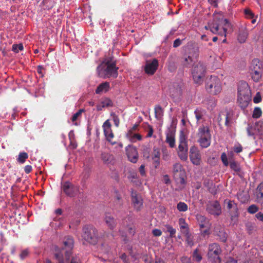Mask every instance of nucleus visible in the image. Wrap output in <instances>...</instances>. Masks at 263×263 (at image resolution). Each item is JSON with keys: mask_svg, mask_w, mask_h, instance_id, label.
Instances as JSON below:
<instances>
[{"mask_svg": "<svg viewBox=\"0 0 263 263\" xmlns=\"http://www.w3.org/2000/svg\"><path fill=\"white\" fill-rule=\"evenodd\" d=\"M164 110L159 105L155 107V116L158 120H162L163 116Z\"/></svg>", "mask_w": 263, "mask_h": 263, "instance_id": "31", "label": "nucleus"}, {"mask_svg": "<svg viewBox=\"0 0 263 263\" xmlns=\"http://www.w3.org/2000/svg\"><path fill=\"white\" fill-rule=\"evenodd\" d=\"M179 159L183 161H186L188 157V145L187 137L184 132H180L179 137V145L176 149Z\"/></svg>", "mask_w": 263, "mask_h": 263, "instance_id": "4", "label": "nucleus"}, {"mask_svg": "<svg viewBox=\"0 0 263 263\" xmlns=\"http://www.w3.org/2000/svg\"><path fill=\"white\" fill-rule=\"evenodd\" d=\"M230 166L231 168L235 172H239L240 171V167L238 163L234 160H231L230 162Z\"/></svg>", "mask_w": 263, "mask_h": 263, "instance_id": "33", "label": "nucleus"}, {"mask_svg": "<svg viewBox=\"0 0 263 263\" xmlns=\"http://www.w3.org/2000/svg\"><path fill=\"white\" fill-rule=\"evenodd\" d=\"M126 136L127 138L133 143L136 142L137 141H141L142 140L141 135L137 133V132L127 130Z\"/></svg>", "mask_w": 263, "mask_h": 263, "instance_id": "22", "label": "nucleus"}, {"mask_svg": "<svg viewBox=\"0 0 263 263\" xmlns=\"http://www.w3.org/2000/svg\"><path fill=\"white\" fill-rule=\"evenodd\" d=\"M257 197L258 199H263V182L260 183L258 187Z\"/></svg>", "mask_w": 263, "mask_h": 263, "instance_id": "40", "label": "nucleus"}, {"mask_svg": "<svg viewBox=\"0 0 263 263\" xmlns=\"http://www.w3.org/2000/svg\"><path fill=\"white\" fill-rule=\"evenodd\" d=\"M186 237V241L187 245L190 246H192L194 245V242L192 239V235L190 233V231L188 232V234H183Z\"/></svg>", "mask_w": 263, "mask_h": 263, "instance_id": "43", "label": "nucleus"}, {"mask_svg": "<svg viewBox=\"0 0 263 263\" xmlns=\"http://www.w3.org/2000/svg\"><path fill=\"white\" fill-rule=\"evenodd\" d=\"M177 209L179 212H186L188 209V206L185 203L180 201L177 204Z\"/></svg>", "mask_w": 263, "mask_h": 263, "instance_id": "34", "label": "nucleus"}, {"mask_svg": "<svg viewBox=\"0 0 263 263\" xmlns=\"http://www.w3.org/2000/svg\"><path fill=\"white\" fill-rule=\"evenodd\" d=\"M101 104L105 107H111L113 106V103L112 101L109 98H104L101 100Z\"/></svg>", "mask_w": 263, "mask_h": 263, "instance_id": "37", "label": "nucleus"}, {"mask_svg": "<svg viewBox=\"0 0 263 263\" xmlns=\"http://www.w3.org/2000/svg\"><path fill=\"white\" fill-rule=\"evenodd\" d=\"M126 152L129 160L133 163H136L138 158V154L136 147L128 145L126 148Z\"/></svg>", "mask_w": 263, "mask_h": 263, "instance_id": "19", "label": "nucleus"}, {"mask_svg": "<svg viewBox=\"0 0 263 263\" xmlns=\"http://www.w3.org/2000/svg\"><path fill=\"white\" fill-rule=\"evenodd\" d=\"M28 154L25 152H22L20 153L17 159V161L21 163H24L26 160L28 158Z\"/></svg>", "mask_w": 263, "mask_h": 263, "instance_id": "36", "label": "nucleus"}, {"mask_svg": "<svg viewBox=\"0 0 263 263\" xmlns=\"http://www.w3.org/2000/svg\"><path fill=\"white\" fill-rule=\"evenodd\" d=\"M63 192L67 196L73 197L79 192V186L69 182H64L62 186Z\"/></svg>", "mask_w": 263, "mask_h": 263, "instance_id": "13", "label": "nucleus"}, {"mask_svg": "<svg viewBox=\"0 0 263 263\" xmlns=\"http://www.w3.org/2000/svg\"><path fill=\"white\" fill-rule=\"evenodd\" d=\"M64 249L66 251L65 252V257L67 259H69L71 254V251L74 246V240L72 237L70 236H66L63 240Z\"/></svg>", "mask_w": 263, "mask_h": 263, "instance_id": "16", "label": "nucleus"}, {"mask_svg": "<svg viewBox=\"0 0 263 263\" xmlns=\"http://www.w3.org/2000/svg\"><path fill=\"white\" fill-rule=\"evenodd\" d=\"M221 159L223 165L226 166H228L229 165V162L228 160V157L225 153L221 154Z\"/></svg>", "mask_w": 263, "mask_h": 263, "instance_id": "48", "label": "nucleus"}, {"mask_svg": "<svg viewBox=\"0 0 263 263\" xmlns=\"http://www.w3.org/2000/svg\"><path fill=\"white\" fill-rule=\"evenodd\" d=\"M101 159L104 164L107 165L112 164L114 162V157L113 155L106 152H103L101 153Z\"/></svg>", "mask_w": 263, "mask_h": 263, "instance_id": "23", "label": "nucleus"}, {"mask_svg": "<svg viewBox=\"0 0 263 263\" xmlns=\"http://www.w3.org/2000/svg\"><path fill=\"white\" fill-rule=\"evenodd\" d=\"M118 68L116 66L115 63L107 62L102 63L97 67L98 76L104 79L110 77L117 78L118 76Z\"/></svg>", "mask_w": 263, "mask_h": 263, "instance_id": "3", "label": "nucleus"}, {"mask_svg": "<svg viewBox=\"0 0 263 263\" xmlns=\"http://www.w3.org/2000/svg\"><path fill=\"white\" fill-rule=\"evenodd\" d=\"M194 114L197 120V123H199L201 120H204V117L206 114V111L205 109L201 107L197 108L194 111Z\"/></svg>", "mask_w": 263, "mask_h": 263, "instance_id": "26", "label": "nucleus"}, {"mask_svg": "<svg viewBox=\"0 0 263 263\" xmlns=\"http://www.w3.org/2000/svg\"><path fill=\"white\" fill-rule=\"evenodd\" d=\"M111 126V124L108 120L105 121L102 126L104 134L106 140L112 145H114L116 143V142L112 141L114 137V134L112 131Z\"/></svg>", "mask_w": 263, "mask_h": 263, "instance_id": "15", "label": "nucleus"}, {"mask_svg": "<svg viewBox=\"0 0 263 263\" xmlns=\"http://www.w3.org/2000/svg\"><path fill=\"white\" fill-rule=\"evenodd\" d=\"M193 260L196 261H200L202 258L201 255L199 253L198 249H196L193 254Z\"/></svg>", "mask_w": 263, "mask_h": 263, "instance_id": "38", "label": "nucleus"}, {"mask_svg": "<svg viewBox=\"0 0 263 263\" xmlns=\"http://www.w3.org/2000/svg\"><path fill=\"white\" fill-rule=\"evenodd\" d=\"M198 142L203 148H206L210 145L211 136L209 128L204 125L201 126L198 131Z\"/></svg>", "mask_w": 263, "mask_h": 263, "instance_id": "7", "label": "nucleus"}, {"mask_svg": "<svg viewBox=\"0 0 263 263\" xmlns=\"http://www.w3.org/2000/svg\"><path fill=\"white\" fill-rule=\"evenodd\" d=\"M238 102L242 108H246L251 101V90L248 84L241 82L238 87Z\"/></svg>", "mask_w": 263, "mask_h": 263, "instance_id": "2", "label": "nucleus"}, {"mask_svg": "<svg viewBox=\"0 0 263 263\" xmlns=\"http://www.w3.org/2000/svg\"><path fill=\"white\" fill-rule=\"evenodd\" d=\"M227 263H237V260L235 259L232 257H229L227 261Z\"/></svg>", "mask_w": 263, "mask_h": 263, "instance_id": "64", "label": "nucleus"}, {"mask_svg": "<svg viewBox=\"0 0 263 263\" xmlns=\"http://www.w3.org/2000/svg\"><path fill=\"white\" fill-rule=\"evenodd\" d=\"M23 49V46L22 44H14L12 46V50L17 53L19 52V51H21Z\"/></svg>", "mask_w": 263, "mask_h": 263, "instance_id": "45", "label": "nucleus"}, {"mask_svg": "<svg viewBox=\"0 0 263 263\" xmlns=\"http://www.w3.org/2000/svg\"><path fill=\"white\" fill-rule=\"evenodd\" d=\"M258 210V207L255 205L252 204L249 206L248 208V212L250 214H254L256 213Z\"/></svg>", "mask_w": 263, "mask_h": 263, "instance_id": "47", "label": "nucleus"}, {"mask_svg": "<svg viewBox=\"0 0 263 263\" xmlns=\"http://www.w3.org/2000/svg\"><path fill=\"white\" fill-rule=\"evenodd\" d=\"M214 233L217 235L219 239L222 242H226L227 238V234L224 231L223 228L218 227L214 229Z\"/></svg>", "mask_w": 263, "mask_h": 263, "instance_id": "27", "label": "nucleus"}, {"mask_svg": "<svg viewBox=\"0 0 263 263\" xmlns=\"http://www.w3.org/2000/svg\"><path fill=\"white\" fill-rule=\"evenodd\" d=\"M206 211L209 213L218 216L221 214V206L217 201L209 202L206 205Z\"/></svg>", "mask_w": 263, "mask_h": 263, "instance_id": "18", "label": "nucleus"}, {"mask_svg": "<svg viewBox=\"0 0 263 263\" xmlns=\"http://www.w3.org/2000/svg\"><path fill=\"white\" fill-rule=\"evenodd\" d=\"M181 44V41L179 39H177L174 41L173 46L174 47H177L180 46Z\"/></svg>", "mask_w": 263, "mask_h": 263, "instance_id": "59", "label": "nucleus"}, {"mask_svg": "<svg viewBox=\"0 0 263 263\" xmlns=\"http://www.w3.org/2000/svg\"><path fill=\"white\" fill-rule=\"evenodd\" d=\"M24 171L26 173L29 174L32 171V166L29 165H27L25 166L24 167Z\"/></svg>", "mask_w": 263, "mask_h": 263, "instance_id": "62", "label": "nucleus"}, {"mask_svg": "<svg viewBox=\"0 0 263 263\" xmlns=\"http://www.w3.org/2000/svg\"><path fill=\"white\" fill-rule=\"evenodd\" d=\"M173 173L174 178L177 183L185 184V171L180 163H176L173 165Z\"/></svg>", "mask_w": 263, "mask_h": 263, "instance_id": "11", "label": "nucleus"}, {"mask_svg": "<svg viewBox=\"0 0 263 263\" xmlns=\"http://www.w3.org/2000/svg\"><path fill=\"white\" fill-rule=\"evenodd\" d=\"M220 0H208V2L213 6L217 7L218 3Z\"/></svg>", "mask_w": 263, "mask_h": 263, "instance_id": "63", "label": "nucleus"}, {"mask_svg": "<svg viewBox=\"0 0 263 263\" xmlns=\"http://www.w3.org/2000/svg\"><path fill=\"white\" fill-rule=\"evenodd\" d=\"M249 73L254 82H258L263 73L262 62L257 59H253L249 66Z\"/></svg>", "mask_w": 263, "mask_h": 263, "instance_id": "5", "label": "nucleus"}, {"mask_svg": "<svg viewBox=\"0 0 263 263\" xmlns=\"http://www.w3.org/2000/svg\"><path fill=\"white\" fill-rule=\"evenodd\" d=\"M110 86L109 83L107 82L100 84L96 89L95 92L97 94H101L106 92L109 90Z\"/></svg>", "mask_w": 263, "mask_h": 263, "instance_id": "28", "label": "nucleus"}, {"mask_svg": "<svg viewBox=\"0 0 263 263\" xmlns=\"http://www.w3.org/2000/svg\"><path fill=\"white\" fill-rule=\"evenodd\" d=\"M193 58L190 55H184L181 59V64L184 67H189L192 65Z\"/></svg>", "mask_w": 263, "mask_h": 263, "instance_id": "30", "label": "nucleus"}, {"mask_svg": "<svg viewBox=\"0 0 263 263\" xmlns=\"http://www.w3.org/2000/svg\"><path fill=\"white\" fill-rule=\"evenodd\" d=\"M248 36V32L246 27H241L239 29L237 36V40L240 43H243L246 42Z\"/></svg>", "mask_w": 263, "mask_h": 263, "instance_id": "25", "label": "nucleus"}, {"mask_svg": "<svg viewBox=\"0 0 263 263\" xmlns=\"http://www.w3.org/2000/svg\"><path fill=\"white\" fill-rule=\"evenodd\" d=\"M166 142L170 147L174 148L175 146V133L173 130H170L166 136Z\"/></svg>", "mask_w": 263, "mask_h": 263, "instance_id": "24", "label": "nucleus"}, {"mask_svg": "<svg viewBox=\"0 0 263 263\" xmlns=\"http://www.w3.org/2000/svg\"><path fill=\"white\" fill-rule=\"evenodd\" d=\"M245 14L246 15V17H247L248 18H253L254 17V14L249 9H246L245 10Z\"/></svg>", "mask_w": 263, "mask_h": 263, "instance_id": "50", "label": "nucleus"}, {"mask_svg": "<svg viewBox=\"0 0 263 263\" xmlns=\"http://www.w3.org/2000/svg\"><path fill=\"white\" fill-rule=\"evenodd\" d=\"M165 227L166 229L167 232L170 233V237L172 238L174 237L176 232V230L174 229L171 226L168 224L165 225Z\"/></svg>", "mask_w": 263, "mask_h": 263, "instance_id": "41", "label": "nucleus"}, {"mask_svg": "<svg viewBox=\"0 0 263 263\" xmlns=\"http://www.w3.org/2000/svg\"><path fill=\"white\" fill-rule=\"evenodd\" d=\"M152 160H153V165L156 168H157L160 164V158H153Z\"/></svg>", "mask_w": 263, "mask_h": 263, "instance_id": "58", "label": "nucleus"}, {"mask_svg": "<svg viewBox=\"0 0 263 263\" xmlns=\"http://www.w3.org/2000/svg\"><path fill=\"white\" fill-rule=\"evenodd\" d=\"M225 125L227 126H230L231 125V121L229 119V114H227V116H226V117Z\"/></svg>", "mask_w": 263, "mask_h": 263, "instance_id": "60", "label": "nucleus"}, {"mask_svg": "<svg viewBox=\"0 0 263 263\" xmlns=\"http://www.w3.org/2000/svg\"><path fill=\"white\" fill-rule=\"evenodd\" d=\"M83 238L89 243L95 245L99 239L97 230L91 226H85L83 229Z\"/></svg>", "mask_w": 263, "mask_h": 263, "instance_id": "8", "label": "nucleus"}, {"mask_svg": "<svg viewBox=\"0 0 263 263\" xmlns=\"http://www.w3.org/2000/svg\"><path fill=\"white\" fill-rule=\"evenodd\" d=\"M85 111V110L84 109H80L77 111L76 114H74L72 118H71V121L73 123L76 122L77 120H78L79 118L81 117L82 114L83 112Z\"/></svg>", "mask_w": 263, "mask_h": 263, "instance_id": "35", "label": "nucleus"}, {"mask_svg": "<svg viewBox=\"0 0 263 263\" xmlns=\"http://www.w3.org/2000/svg\"><path fill=\"white\" fill-rule=\"evenodd\" d=\"M230 26L228 20L224 18L222 13H218L214 15L213 21L209 22L204 28L206 30H210L213 34L226 37L228 28Z\"/></svg>", "mask_w": 263, "mask_h": 263, "instance_id": "1", "label": "nucleus"}, {"mask_svg": "<svg viewBox=\"0 0 263 263\" xmlns=\"http://www.w3.org/2000/svg\"><path fill=\"white\" fill-rule=\"evenodd\" d=\"M262 114V111L259 107H255L253 110L252 117L253 118H259Z\"/></svg>", "mask_w": 263, "mask_h": 263, "instance_id": "39", "label": "nucleus"}, {"mask_svg": "<svg viewBox=\"0 0 263 263\" xmlns=\"http://www.w3.org/2000/svg\"><path fill=\"white\" fill-rule=\"evenodd\" d=\"M221 252V248L217 243L210 244L208 252L209 259L213 263H221V259L219 256Z\"/></svg>", "mask_w": 263, "mask_h": 263, "instance_id": "10", "label": "nucleus"}, {"mask_svg": "<svg viewBox=\"0 0 263 263\" xmlns=\"http://www.w3.org/2000/svg\"><path fill=\"white\" fill-rule=\"evenodd\" d=\"M246 227L249 233H252L255 230V224L251 222H248L246 224Z\"/></svg>", "mask_w": 263, "mask_h": 263, "instance_id": "49", "label": "nucleus"}, {"mask_svg": "<svg viewBox=\"0 0 263 263\" xmlns=\"http://www.w3.org/2000/svg\"><path fill=\"white\" fill-rule=\"evenodd\" d=\"M111 115L112 116V119H113V121L114 122L115 125L117 127H118L119 126V123H120V120H119L118 117L117 115H116L115 114H111Z\"/></svg>", "mask_w": 263, "mask_h": 263, "instance_id": "55", "label": "nucleus"}, {"mask_svg": "<svg viewBox=\"0 0 263 263\" xmlns=\"http://www.w3.org/2000/svg\"><path fill=\"white\" fill-rule=\"evenodd\" d=\"M132 201L135 208L139 211L142 205V200L140 196H139L136 192H132Z\"/></svg>", "mask_w": 263, "mask_h": 263, "instance_id": "20", "label": "nucleus"}, {"mask_svg": "<svg viewBox=\"0 0 263 263\" xmlns=\"http://www.w3.org/2000/svg\"><path fill=\"white\" fill-rule=\"evenodd\" d=\"M261 101V97L259 92H257L253 98V102L255 103H258Z\"/></svg>", "mask_w": 263, "mask_h": 263, "instance_id": "52", "label": "nucleus"}, {"mask_svg": "<svg viewBox=\"0 0 263 263\" xmlns=\"http://www.w3.org/2000/svg\"><path fill=\"white\" fill-rule=\"evenodd\" d=\"M189 157L191 162L195 165H199L201 163V155L197 147L192 146L189 151Z\"/></svg>", "mask_w": 263, "mask_h": 263, "instance_id": "12", "label": "nucleus"}, {"mask_svg": "<svg viewBox=\"0 0 263 263\" xmlns=\"http://www.w3.org/2000/svg\"><path fill=\"white\" fill-rule=\"evenodd\" d=\"M256 218L259 221H263V214L261 212H258L255 215Z\"/></svg>", "mask_w": 263, "mask_h": 263, "instance_id": "61", "label": "nucleus"}, {"mask_svg": "<svg viewBox=\"0 0 263 263\" xmlns=\"http://www.w3.org/2000/svg\"><path fill=\"white\" fill-rule=\"evenodd\" d=\"M104 220L106 226L110 230H113L116 227V220L110 215L108 214H105Z\"/></svg>", "mask_w": 263, "mask_h": 263, "instance_id": "21", "label": "nucleus"}, {"mask_svg": "<svg viewBox=\"0 0 263 263\" xmlns=\"http://www.w3.org/2000/svg\"><path fill=\"white\" fill-rule=\"evenodd\" d=\"M70 263H81L80 257L77 255L73 256L71 258Z\"/></svg>", "mask_w": 263, "mask_h": 263, "instance_id": "54", "label": "nucleus"}, {"mask_svg": "<svg viewBox=\"0 0 263 263\" xmlns=\"http://www.w3.org/2000/svg\"><path fill=\"white\" fill-rule=\"evenodd\" d=\"M223 203L224 205L226 206L227 210L229 211L232 219L235 217H238V209L237 204L235 203L234 201L226 199L224 200Z\"/></svg>", "mask_w": 263, "mask_h": 263, "instance_id": "14", "label": "nucleus"}, {"mask_svg": "<svg viewBox=\"0 0 263 263\" xmlns=\"http://www.w3.org/2000/svg\"><path fill=\"white\" fill-rule=\"evenodd\" d=\"M247 131L249 136H252L256 134V128L250 125H248Z\"/></svg>", "mask_w": 263, "mask_h": 263, "instance_id": "42", "label": "nucleus"}, {"mask_svg": "<svg viewBox=\"0 0 263 263\" xmlns=\"http://www.w3.org/2000/svg\"><path fill=\"white\" fill-rule=\"evenodd\" d=\"M159 66L158 61L156 59L147 60L144 66L145 72L148 75H153L156 71Z\"/></svg>", "mask_w": 263, "mask_h": 263, "instance_id": "17", "label": "nucleus"}, {"mask_svg": "<svg viewBox=\"0 0 263 263\" xmlns=\"http://www.w3.org/2000/svg\"><path fill=\"white\" fill-rule=\"evenodd\" d=\"M29 254V251L28 249H25L21 251V253L20 254V258L22 259H24Z\"/></svg>", "mask_w": 263, "mask_h": 263, "instance_id": "51", "label": "nucleus"}, {"mask_svg": "<svg viewBox=\"0 0 263 263\" xmlns=\"http://www.w3.org/2000/svg\"><path fill=\"white\" fill-rule=\"evenodd\" d=\"M206 68L201 63L198 62L193 66L192 70V74L194 82L197 84H201L205 77Z\"/></svg>", "mask_w": 263, "mask_h": 263, "instance_id": "9", "label": "nucleus"}, {"mask_svg": "<svg viewBox=\"0 0 263 263\" xmlns=\"http://www.w3.org/2000/svg\"><path fill=\"white\" fill-rule=\"evenodd\" d=\"M54 256L55 259L58 261L57 263H64L63 253L61 250H56Z\"/></svg>", "mask_w": 263, "mask_h": 263, "instance_id": "32", "label": "nucleus"}, {"mask_svg": "<svg viewBox=\"0 0 263 263\" xmlns=\"http://www.w3.org/2000/svg\"><path fill=\"white\" fill-rule=\"evenodd\" d=\"M178 223L181 232L183 234H187L188 232H189V227L188 224L185 222V219L183 218H179Z\"/></svg>", "mask_w": 263, "mask_h": 263, "instance_id": "29", "label": "nucleus"}, {"mask_svg": "<svg viewBox=\"0 0 263 263\" xmlns=\"http://www.w3.org/2000/svg\"><path fill=\"white\" fill-rule=\"evenodd\" d=\"M197 219L198 221H200V222L199 223V226L201 229L205 228V222H206V219L205 218L204 216H198L197 217Z\"/></svg>", "mask_w": 263, "mask_h": 263, "instance_id": "44", "label": "nucleus"}, {"mask_svg": "<svg viewBox=\"0 0 263 263\" xmlns=\"http://www.w3.org/2000/svg\"><path fill=\"white\" fill-rule=\"evenodd\" d=\"M160 152L158 148L154 147L153 151L152 154V158H160Z\"/></svg>", "mask_w": 263, "mask_h": 263, "instance_id": "46", "label": "nucleus"}, {"mask_svg": "<svg viewBox=\"0 0 263 263\" xmlns=\"http://www.w3.org/2000/svg\"><path fill=\"white\" fill-rule=\"evenodd\" d=\"M148 131H147V137H151L154 133V130L152 126L150 125H148Z\"/></svg>", "mask_w": 263, "mask_h": 263, "instance_id": "56", "label": "nucleus"}, {"mask_svg": "<svg viewBox=\"0 0 263 263\" xmlns=\"http://www.w3.org/2000/svg\"><path fill=\"white\" fill-rule=\"evenodd\" d=\"M152 234L155 236H160L162 235V231L159 229H155L152 231Z\"/></svg>", "mask_w": 263, "mask_h": 263, "instance_id": "57", "label": "nucleus"}, {"mask_svg": "<svg viewBox=\"0 0 263 263\" xmlns=\"http://www.w3.org/2000/svg\"><path fill=\"white\" fill-rule=\"evenodd\" d=\"M205 89L210 94L216 95L222 90L221 82L217 77L211 76L206 82Z\"/></svg>", "mask_w": 263, "mask_h": 263, "instance_id": "6", "label": "nucleus"}, {"mask_svg": "<svg viewBox=\"0 0 263 263\" xmlns=\"http://www.w3.org/2000/svg\"><path fill=\"white\" fill-rule=\"evenodd\" d=\"M233 149L236 153H239L242 152V147L240 144H237L234 146Z\"/></svg>", "mask_w": 263, "mask_h": 263, "instance_id": "53", "label": "nucleus"}]
</instances>
